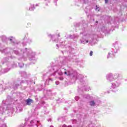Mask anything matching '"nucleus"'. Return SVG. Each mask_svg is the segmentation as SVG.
Wrapping results in <instances>:
<instances>
[{"label":"nucleus","instance_id":"f257e3e1","mask_svg":"<svg viewBox=\"0 0 127 127\" xmlns=\"http://www.w3.org/2000/svg\"><path fill=\"white\" fill-rule=\"evenodd\" d=\"M33 103V100L30 99H28L26 100V104L27 105H28V106H30V105H31V104H32Z\"/></svg>","mask_w":127,"mask_h":127},{"label":"nucleus","instance_id":"f03ea898","mask_svg":"<svg viewBox=\"0 0 127 127\" xmlns=\"http://www.w3.org/2000/svg\"><path fill=\"white\" fill-rule=\"evenodd\" d=\"M90 106H95V102L94 101H91L90 102Z\"/></svg>","mask_w":127,"mask_h":127},{"label":"nucleus","instance_id":"7ed1b4c3","mask_svg":"<svg viewBox=\"0 0 127 127\" xmlns=\"http://www.w3.org/2000/svg\"><path fill=\"white\" fill-rule=\"evenodd\" d=\"M0 127H6V125L5 124H3Z\"/></svg>","mask_w":127,"mask_h":127},{"label":"nucleus","instance_id":"20e7f679","mask_svg":"<svg viewBox=\"0 0 127 127\" xmlns=\"http://www.w3.org/2000/svg\"><path fill=\"white\" fill-rule=\"evenodd\" d=\"M90 56H92L93 55V51H91L90 53Z\"/></svg>","mask_w":127,"mask_h":127},{"label":"nucleus","instance_id":"39448f33","mask_svg":"<svg viewBox=\"0 0 127 127\" xmlns=\"http://www.w3.org/2000/svg\"><path fill=\"white\" fill-rule=\"evenodd\" d=\"M81 43H83V44H85V43H85V42H84L83 41H81Z\"/></svg>","mask_w":127,"mask_h":127},{"label":"nucleus","instance_id":"423d86ee","mask_svg":"<svg viewBox=\"0 0 127 127\" xmlns=\"http://www.w3.org/2000/svg\"><path fill=\"white\" fill-rule=\"evenodd\" d=\"M96 10H98V11H99L100 10L99 9V8H96Z\"/></svg>","mask_w":127,"mask_h":127},{"label":"nucleus","instance_id":"0eeeda50","mask_svg":"<svg viewBox=\"0 0 127 127\" xmlns=\"http://www.w3.org/2000/svg\"><path fill=\"white\" fill-rule=\"evenodd\" d=\"M78 98H79L78 97H75V99H76V100H78Z\"/></svg>","mask_w":127,"mask_h":127},{"label":"nucleus","instance_id":"6e6552de","mask_svg":"<svg viewBox=\"0 0 127 127\" xmlns=\"http://www.w3.org/2000/svg\"><path fill=\"white\" fill-rule=\"evenodd\" d=\"M108 0H105V3H107V2H108Z\"/></svg>","mask_w":127,"mask_h":127},{"label":"nucleus","instance_id":"1a4fd4ad","mask_svg":"<svg viewBox=\"0 0 127 127\" xmlns=\"http://www.w3.org/2000/svg\"><path fill=\"white\" fill-rule=\"evenodd\" d=\"M64 74H65V75H67V72H66V71H65V72H64Z\"/></svg>","mask_w":127,"mask_h":127},{"label":"nucleus","instance_id":"9d476101","mask_svg":"<svg viewBox=\"0 0 127 127\" xmlns=\"http://www.w3.org/2000/svg\"><path fill=\"white\" fill-rule=\"evenodd\" d=\"M66 127V125H64L63 126V127Z\"/></svg>","mask_w":127,"mask_h":127},{"label":"nucleus","instance_id":"9b49d317","mask_svg":"<svg viewBox=\"0 0 127 127\" xmlns=\"http://www.w3.org/2000/svg\"><path fill=\"white\" fill-rule=\"evenodd\" d=\"M88 42H89V41L86 40V43H88Z\"/></svg>","mask_w":127,"mask_h":127},{"label":"nucleus","instance_id":"f8f14e48","mask_svg":"<svg viewBox=\"0 0 127 127\" xmlns=\"http://www.w3.org/2000/svg\"><path fill=\"white\" fill-rule=\"evenodd\" d=\"M57 84H58L59 82H58V81L56 82Z\"/></svg>","mask_w":127,"mask_h":127},{"label":"nucleus","instance_id":"ddd939ff","mask_svg":"<svg viewBox=\"0 0 127 127\" xmlns=\"http://www.w3.org/2000/svg\"><path fill=\"white\" fill-rule=\"evenodd\" d=\"M68 127H72V126H68Z\"/></svg>","mask_w":127,"mask_h":127},{"label":"nucleus","instance_id":"4468645a","mask_svg":"<svg viewBox=\"0 0 127 127\" xmlns=\"http://www.w3.org/2000/svg\"><path fill=\"white\" fill-rule=\"evenodd\" d=\"M69 75H70V74H67V76Z\"/></svg>","mask_w":127,"mask_h":127},{"label":"nucleus","instance_id":"2eb2a0df","mask_svg":"<svg viewBox=\"0 0 127 127\" xmlns=\"http://www.w3.org/2000/svg\"><path fill=\"white\" fill-rule=\"evenodd\" d=\"M59 83H57V85H58Z\"/></svg>","mask_w":127,"mask_h":127},{"label":"nucleus","instance_id":"dca6fc26","mask_svg":"<svg viewBox=\"0 0 127 127\" xmlns=\"http://www.w3.org/2000/svg\"><path fill=\"white\" fill-rule=\"evenodd\" d=\"M50 127H53V126H51Z\"/></svg>","mask_w":127,"mask_h":127}]
</instances>
